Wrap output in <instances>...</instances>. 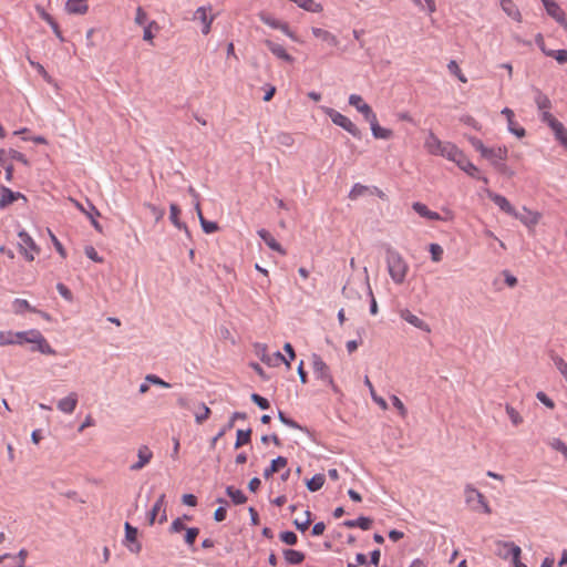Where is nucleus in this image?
Here are the masks:
<instances>
[{"mask_svg":"<svg viewBox=\"0 0 567 567\" xmlns=\"http://www.w3.org/2000/svg\"><path fill=\"white\" fill-rule=\"evenodd\" d=\"M385 261L391 279L394 284L402 285L409 271L408 262L402 255L390 245L385 246Z\"/></svg>","mask_w":567,"mask_h":567,"instance_id":"obj_1","label":"nucleus"},{"mask_svg":"<svg viewBox=\"0 0 567 567\" xmlns=\"http://www.w3.org/2000/svg\"><path fill=\"white\" fill-rule=\"evenodd\" d=\"M465 501L472 506L473 511L482 509L485 514H491L492 509L485 499V496L478 492L473 485L467 484L464 489Z\"/></svg>","mask_w":567,"mask_h":567,"instance_id":"obj_2","label":"nucleus"},{"mask_svg":"<svg viewBox=\"0 0 567 567\" xmlns=\"http://www.w3.org/2000/svg\"><path fill=\"white\" fill-rule=\"evenodd\" d=\"M326 114L330 117L333 124L342 127L353 137L361 138V131L349 117L330 107L326 109Z\"/></svg>","mask_w":567,"mask_h":567,"instance_id":"obj_3","label":"nucleus"},{"mask_svg":"<svg viewBox=\"0 0 567 567\" xmlns=\"http://www.w3.org/2000/svg\"><path fill=\"white\" fill-rule=\"evenodd\" d=\"M311 364L316 378L330 385L333 390H337L332 375L330 374V369L321 359V357L318 354H312Z\"/></svg>","mask_w":567,"mask_h":567,"instance_id":"obj_4","label":"nucleus"},{"mask_svg":"<svg viewBox=\"0 0 567 567\" xmlns=\"http://www.w3.org/2000/svg\"><path fill=\"white\" fill-rule=\"evenodd\" d=\"M495 554L502 559H508L509 557L517 558L522 555L520 547L515 545L513 542L498 540L495 543Z\"/></svg>","mask_w":567,"mask_h":567,"instance_id":"obj_5","label":"nucleus"},{"mask_svg":"<svg viewBox=\"0 0 567 567\" xmlns=\"http://www.w3.org/2000/svg\"><path fill=\"white\" fill-rule=\"evenodd\" d=\"M507 155L508 150L506 147H487L482 157L486 158L495 168L499 162L506 161Z\"/></svg>","mask_w":567,"mask_h":567,"instance_id":"obj_6","label":"nucleus"},{"mask_svg":"<svg viewBox=\"0 0 567 567\" xmlns=\"http://www.w3.org/2000/svg\"><path fill=\"white\" fill-rule=\"evenodd\" d=\"M486 193H487L488 198L495 205H497L504 213H506L511 216H514V217H518V213L516 212L514 206L506 199V197H504L499 194H496L494 192H491V190H487Z\"/></svg>","mask_w":567,"mask_h":567,"instance_id":"obj_7","label":"nucleus"},{"mask_svg":"<svg viewBox=\"0 0 567 567\" xmlns=\"http://www.w3.org/2000/svg\"><path fill=\"white\" fill-rule=\"evenodd\" d=\"M18 236L20 238L19 247L21 252L24 255L27 260L32 261L34 259V256L30 254L25 247H29L31 250L34 251H39V248L37 247L34 240L30 237V235L27 231L21 230L19 231Z\"/></svg>","mask_w":567,"mask_h":567,"instance_id":"obj_8","label":"nucleus"},{"mask_svg":"<svg viewBox=\"0 0 567 567\" xmlns=\"http://www.w3.org/2000/svg\"><path fill=\"white\" fill-rule=\"evenodd\" d=\"M456 165L471 177L481 179L485 184H488V179L478 174V168L464 154L461 156L460 162H457Z\"/></svg>","mask_w":567,"mask_h":567,"instance_id":"obj_9","label":"nucleus"},{"mask_svg":"<svg viewBox=\"0 0 567 567\" xmlns=\"http://www.w3.org/2000/svg\"><path fill=\"white\" fill-rule=\"evenodd\" d=\"M137 457L138 461L130 466L131 471H140L144 466H146L153 457V452L150 450L148 446L142 445L137 451Z\"/></svg>","mask_w":567,"mask_h":567,"instance_id":"obj_10","label":"nucleus"},{"mask_svg":"<svg viewBox=\"0 0 567 567\" xmlns=\"http://www.w3.org/2000/svg\"><path fill=\"white\" fill-rule=\"evenodd\" d=\"M265 45L268 50L278 59L286 61L288 63H293L295 59L292 55L287 53L285 48L281 44H278L271 40H265Z\"/></svg>","mask_w":567,"mask_h":567,"instance_id":"obj_11","label":"nucleus"},{"mask_svg":"<svg viewBox=\"0 0 567 567\" xmlns=\"http://www.w3.org/2000/svg\"><path fill=\"white\" fill-rule=\"evenodd\" d=\"M502 114L505 115L506 120H507V127H508V131L514 134L515 136H517L518 138H522L525 136L526 134V131L524 127L522 126H518L515 121H514V112L508 109V107H505L503 109L502 111Z\"/></svg>","mask_w":567,"mask_h":567,"instance_id":"obj_12","label":"nucleus"},{"mask_svg":"<svg viewBox=\"0 0 567 567\" xmlns=\"http://www.w3.org/2000/svg\"><path fill=\"white\" fill-rule=\"evenodd\" d=\"M78 401V394L75 392H71L68 396L59 400L58 409L63 413L71 414L76 409Z\"/></svg>","mask_w":567,"mask_h":567,"instance_id":"obj_13","label":"nucleus"},{"mask_svg":"<svg viewBox=\"0 0 567 567\" xmlns=\"http://www.w3.org/2000/svg\"><path fill=\"white\" fill-rule=\"evenodd\" d=\"M400 316L403 320L412 324L413 327L430 332L429 324L420 319L417 316L413 315L409 309H403L400 311Z\"/></svg>","mask_w":567,"mask_h":567,"instance_id":"obj_14","label":"nucleus"},{"mask_svg":"<svg viewBox=\"0 0 567 567\" xmlns=\"http://www.w3.org/2000/svg\"><path fill=\"white\" fill-rule=\"evenodd\" d=\"M0 207L4 208L9 205H11L13 202H16L19 198L25 199L24 195L19 192H12L10 188L6 186L0 187Z\"/></svg>","mask_w":567,"mask_h":567,"instance_id":"obj_15","label":"nucleus"},{"mask_svg":"<svg viewBox=\"0 0 567 567\" xmlns=\"http://www.w3.org/2000/svg\"><path fill=\"white\" fill-rule=\"evenodd\" d=\"M136 538H137V528L133 527L128 523H125V539L133 544L128 548L132 553H135V554L140 553L142 549V546L140 543H137Z\"/></svg>","mask_w":567,"mask_h":567,"instance_id":"obj_16","label":"nucleus"},{"mask_svg":"<svg viewBox=\"0 0 567 567\" xmlns=\"http://www.w3.org/2000/svg\"><path fill=\"white\" fill-rule=\"evenodd\" d=\"M246 417H247V415L244 412H234L233 415L230 416V420L228 421V423L217 433L216 436L213 437V440L210 442V446L214 447L216 442L220 437H223L225 435V433L228 432V430L233 429L236 420H238V419L245 420Z\"/></svg>","mask_w":567,"mask_h":567,"instance_id":"obj_17","label":"nucleus"},{"mask_svg":"<svg viewBox=\"0 0 567 567\" xmlns=\"http://www.w3.org/2000/svg\"><path fill=\"white\" fill-rule=\"evenodd\" d=\"M258 235L270 249L278 251L281 255H286V250L281 247V245L274 238V236L268 230L260 229V230H258Z\"/></svg>","mask_w":567,"mask_h":567,"instance_id":"obj_18","label":"nucleus"},{"mask_svg":"<svg viewBox=\"0 0 567 567\" xmlns=\"http://www.w3.org/2000/svg\"><path fill=\"white\" fill-rule=\"evenodd\" d=\"M439 155L446 157L447 159L453 161L454 163H457L460 162L463 152L460 151L454 144L446 142L443 145L442 151Z\"/></svg>","mask_w":567,"mask_h":567,"instance_id":"obj_19","label":"nucleus"},{"mask_svg":"<svg viewBox=\"0 0 567 567\" xmlns=\"http://www.w3.org/2000/svg\"><path fill=\"white\" fill-rule=\"evenodd\" d=\"M444 144L445 143L440 141L436 135L430 132L429 136L425 140L424 147L430 154L439 155Z\"/></svg>","mask_w":567,"mask_h":567,"instance_id":"obj_20","label":"nucleus"},{"mask_svg":"<svg viewBox=\"0 0 567 567\" xmlns=\"http://www.w3.org/2000/svg\"><path fill=\"white\" fill-rule=\"evenodd\" d=\"M194 20H199L203 23V29H202L203 34L209 33L210 25H212L214 18L213 17L208 18L207 9L205 7H200L195 11Z\"/></svg>","mask_w":567,"mask_h":567,"instance_id":"obj_21","label":"nucleus"},{"mask_svg":"<svg viewBox=\"0 0 567 567\" xmlns=\"http://www.w3.org/2000/svg\"><path fill=\"white\" fill-rule=\"evenodd\" d=\"M546 12L548 13V16L555 19L560 25L567 29V20L565 13L557 2L549 3L548 8H546Z\"/></svg>","mask_w":567,"mask_h":567,"instance_id":"obj_22","label":"nucleus"},{"mask_svg":"<svg viewBox=\"0 0 567 567\" xmlns=\"http://www.w3.org/2000/svg\"><path fill=\"white\" fill-rule=\"evenodd\" d=\"M412 208L416 214H419L421 217H424L430 220H440L441 216L436 212H432L427 208L426 205L416 202L412 205Z\"/></svg>","mask_w":567,"mask_h":567,"instance_id":"obj_23","label":"nucleus"},{"mask_svg":"<svg viewBox=\"0 0 567 567\" xmlns=\"http://www.w3.org/2000/svg\"><path fill=\"white\" fill-rule=\"evenodd\" d=\"M65 9L69 13L84 14L89 7L86 4V0H68Z\"/></svg>","mask_w":567,"mask_h":567,"instance_id":"obj_24","label":"nucleus"},{"mask_svg":"<svg viewBox=\"0 0 567 567\" xmlns=\"http://www.w3.org/2000/svg\"><path fill=\"white\" fill-rule=\"evenodd\" d=\"M287 465V458L284 456H278L277 458L271 461V464L269 467H267L264 471V477L269 478L275 473L279 472L280 468L285 467Z\"/></svg>","mask_w":567,"mask_h":567,"instance_id":"obj_25","label":"nucleus"},{"mask_svg":"<svg viewBox=\"0 0 567 567\" xmlns=\"http://www.w3.org/2000/svg\"><path fill=\"white\" fill-rule=\"evenodd\" d=\"M39 332L40 331L37 329L14 332L16 344H21L23 342L33 343V339H35L39 336Z\"/></svg>","mask_w":567,"mask_h":567,"instance_id":"obj_26","label":"nucleus"},{"mask_svg":"<svg viewBox=\"0 0 567 567\" xmlns=\"http://www.w3.org/2000/svg\"><path fill=\"white\" fill-rule=\"evenodd\" d=\"M34 342L37 344V349L39 352L43 353V354H49V355H55L56 354V351L48 343L47 339L42 336L41 332H39V336L33 339Z\"/></svg>","mask_w":567,"mask_h":567,"instance_id":"obj_27","label":"nucleus"},{"mask_svg":"<svg viewBox=\"0 0 567 567\" xmlns=\"http://www.w3.org/2000/svg\"><path fill=\"white\" fill-rule=\"evenodd\" d=\"M285 560L290 565H298L301 564L306 556L302 551L295 550V549H284L282 551Z\"/></svg>","mask_w":567,"mask_h":567,"instance_id":"obj_28","label":"nucleus"},{"mask_svg":"<svg viewBox=\"0 0 567 567\" xmlns=\"http://www.w3.org/2000/svg\"><path fill=\"white\" fill-rule=\"evenodd\" d=\"M343 525L348 528L359 527L363 530H368V529H370V527L372 525V519L369 517L361 516L357 519L346 520V522H343Z\"/></svg>","mask_w":567,"mask_h":567,"instance_id":"obj_29","label":"nucleus"},{"mask_svg":"<svg viewBox=\"0 0 567 567\" xmlns=\"http://www.w3.org/2000/svg\"><path fill=\"white\" fill-rule=\"evenodd\" d=\"M312 34L316 38L322 39L323 41H326L327 43H329L332 47H337L339 43L337 37L327 30H323L320 28H312Z\"/></svg>","mask_w":567,"mask_h":567,"instance_id":"obj_30","label":"nucleus"},{"mask_svg":"<svg viewBox=\"0 0 567 567\" xmlns=\"http://www.w3.org/2000/svg\"><path fill=\"white\" fill-rule=\"evenodd\" d=\"M261 360L271 367H276L280 362H284L287 365V368H290V362L286 360V358L280 352H275L272 354H264Z\"/></svg>","mask_w":567,"mask_h":567,"instance_id":"obj_31","label":"nucleus"},{"mask_svg":"<svg viewBox=\"0 0 567 567\" xmlns=\"http://www.w3.org/2000/svg\"><path fill=\"white\" fill-rule=\"evenodd\" d=\"M501 7L508 17L516 21L520 20V12L512 0L502 1Z\"/></svg>","mask_w":567,"mask_h":567,"instance_id":"obj_32","label":"nucleus"},{"mask_svg":"<svg viewBox=\"0 0 567 567\" xmlns=\"http://www.w3.org/2000/svg\"><path fill=\"white\" fill-rule=\"evenodd\" d=\"M165 509V494H161L148 514V524L153 525L156 516L161 511Z\"/></svg>","mask_w":567,"mask_h":567,"instance_id":"obj_33","label":"nucleus"},{"mask_svg":"<svg viewBox=\"0 0 567 567\" xmlns=\"http://www.w3.org/2000/svg\"><path fill=\"white\" fill-rule=\"evenodd\" d=\"M181 209L177 204H171L169 206V219L173 225L179 229H185L188 233L187 226L179 220Z\"/></svg>","mask_w":567,"mask_h":567,"instance_id":"obj_34","label":"nucleus"},{"mask_svg":"<svg viewBox=\"0 0 567 567\" xmlns=\"http://www.w3.org/2000/svg\"><path fill=\"white\" fill-rule=\"evenodd\" d=\"M535 103L538 107V110L542 111H548L551 107V102L548 99L546 94H544L538 89H535Z\"/></svg>","mask_w":567,"mask_h":567,"instance_id":"obj_35","label":"nucleus"},{"mask_svg":"<svg viewBox=\"0 0 567 567\" xmlns=\"http://www.w3.org/2000/svg\"><path fill=\"white\" fill-rule=\"evenodd\" d=\"M292 2H295L299 8L309 12L319 13L323 10L322 6L315 2L313 0H293Z\"/></svg>","mask_w":567,"mask_h":567,"instance_id":"obj_36","label":"nucleus"},{"mask_svg":"<svg viewBox=\"0 0 567 567\" xmlns=\"http://www.w3.org/2000/svg\"><path fill=\"white\" fill-rule=\"evenodd\" d=\"M349 104L355 107L361 114L371 109V106L363 101L362 96L358 94H351L349 96Z\"/></svg>","mask_w":567,"mask_h":567,"instance_id":"obj_37","label":"nucleus"},{"mask_svg":"<svg viewBox=\"0 0 567 567\" xmlns=\"http://www.w3.org/2000/svg\"><path fill=\"white\" fill-rule=\"evenodd\" d=\"M226 493L236 505H240L247 502L246 495L240 489H236L233 486H227Z\"/></svg>","mask_w":567,"mask_h":567,"instance_id":"obj_38","label":"nucleus"},{"mask_svg":"<svg viewBox=\"0 0 567 567\" xmlns=\"http://www.w3.org/2000/svg\"><path fill=\"white\" fill-rule=\"evenodd\" d=\"M371 131H372V135L375 138L389 140L393 135V132L391 130L381 127L379 125V122L372 125Z\"/></svg>","mask_w":567,"mask_h":567,"instance_id":"obj_39","label":"nucleus"},{"mask_svg":"<svg viewBox=\"0 0 567 567\" xmlns=\"http://www.w3.org/2000/svg\"><path fill=\"white\" fill-rule=\"evenodd\" d=\"M324 481L326 478L323 474H316L312 478L307 481V488L310 492H317L323 486Z\"/></svg>","mask_w":567,"mask_h":567,"instance_id":"obj_40","label":"nucleus"},{"mask_svg":"<svg viewBox=\"0 0 567 567\" xmlns=\"http://www.w3.org/2000/svg\"><path fill=\"white\" fill-rule=\"evenodd\" d=\"M542 51L547 55L554 58L558 63L564 64L567 62V51L566 50H546V48L542 47Z\"/></svg>","mask_w":567,"mask_h":567,"instance_id":"obj_41","label":"nucleus"},{"mask_svg":"<svg viewBox=\"0 0 567 567\" xmlns=\"http://www.w3.org/2000/svg\"><path fill=\"white\" fill-rule=\"evenodd\" d=\"M250 436H251V430L248 429V430H238L237 431V439H236V442H235V449H239L240 446L247 444L250 442Z\"/></svg>","mask_w":567,"mask_h":567,"instance_id":"obj_42","label":"nucleus"},{"mask_svg":"<svg viewBox=\"0 0 567 567\" xmlns=\"http://www.w3.org/2000/svg\"><path fill=\"white\" fill-rule=\"evenodd\" d=\"M86 216L90 218L92 226L99 231L102 233V226L96 220V217L100 216V212L95 208V206L90 204V210L86 213Z\"/></svg>","mask_w":567,"mask_h":567,"instance_id":"obj_43","label":"nucleus"},{"mask_svg":"<svg viewBox=\"0 0 567 567\" xmlns=\"http://www.w3.org/2000/svg\"><path fill=\"white\" fill-rule=\"evenodd\" d=\"M553 362L567 382V362L559 355H553Z\"/></svg>","mask_w":567,"mask_h":567,"instance_id":"obj_44","label":"nucleus"},{"mask_svg":"<svg viewBox=\"0 0 567 567\" xmlns=\"http://www.w3.org/2000/svg\"><path fill=\"white\" fill-rule=\"evenodd\" d=\"M305 516H306V519H301V522L299 519H295L293 520V525L296 526V528L301 530V532L307 530L308 527L310 526L311 522H312V519H311V512L306 511L305 512Z\"/></svg>","mask_w":567,"mask_h":567,"instance_id":"obj_45","label":"nucleus"},{"mask_svg":"<svg viewBox=\"0 0 567 567\" xmlns=\"http://www.w3.org/2000/svg\"><path fill=\"white\" fill-rule=\"evenodd\" d=\"M199 410V412L195 413V421L196 423L202 424L209 417L210 409L206 406L204 403H202Z\"/></svg>","mask_w":567,"mask_h":567,"instance_id":"obj_46","label":"nucleus"},{"mask_svg":"<svg viewBox=\"0 0 567 567\" xmlns=\"http://www.w3.org/2000/svg\"><path fill=\"white\" fill-rule=\"evenodd\" d=\"M429 251L431 254V259L434 262H439L443 257V248L439 244H431L429 247Z\"/></svg>","mask_w":567,"mask_h":567,"instance_id":"obj_47","label":"nucleus"},{"mask_svg":"<svg viewBox=\"0 0 567 567\" xmlns=\"http://www.w3.org/2000/svg\"><path fill=\"white\" fill-rule=\"evenodd\" d=\"M447 69L449 71L454 74L455 76H457V79L463 82V83H466L467 82V79L464 76V74L462 73L461 69L458 68V64L456 63V61L454 60H451L447 64Z\"/></svg>","mask_w":567,"mask_h":567,"instance_id":"obj_48","label":"nucleus"},{"mask_svg":"<svg viewBox=\"0 0 567 567\" xmlns=\"http://www.w3.org/2000/svg\"><path fill=\"white\" fill-rule=\"evenodd\" d=\"M559 128H551L555 133L556 140L560 142L567 148V133L563 123L558 122Z\"/></svg>","mask_w":567,"mask_h":567,"instance_id":"obj_49","label":"nucleus"},{"mask_svg":"<svg viewBox=\"0 0 567 567\" xmlns=\"http://www.w3.org/2000/svg\"><path fill=\"white\" fill-rule=\"evenodd\" d=\"M276 140H277L278 144L286 146V147H291L295 142L292 135L289 133H285V132L279 133L277 135Z\"/></svg>","mask_w":567,"mask_h":567,"instance_id":"obj_50","label":"nucleus"},{"mask_svg":"<svg viewBox=\"0 0 567 567\" xmlns=\"http://www.w3.org/2000/svg\"><path fill=\"white\" fill-rule=\"evenodd\" d=\"M279 538L282 543L290 545V546L296 545L298 542L297 535L290 530L280 533Z\"/></svg>","mask_w":567,"mask_h":567,"instance_id":"obj_51","label":"nucleus"},{"mask_svg":"<svg viewBox=\"0 0 567 567\" xmlns=\"http://www.w3.org/2000/svg\"><path fill=\"white\" fill-rule=\"evenodd\" d=\"M16 344L14 332L12 331H0V346Z\"/></svg>","mask_w":567,"mask_h":567,"instance_id":"obj_52","label":"nucleus"},{"mask_svg":"<svg viewBox=\"0 0 567 567\" xmlns=\"http://www.w3.org/2000/svg\"><path fill=\"white\" fill-rule=\"evenodd\" d=\"M14 311L17 313H21L24 310L34 311V309L30 306V303L24 299H16L13 302Z\"/></svg>","mask_w":567,"mask_h":567,"instance_id":"obj_53","label":"nucleus"},{"mask_svg":"<svg viewBox=\"0 0 567 567\" xmlns=\"http://www.w3.org/2000/svg\"><path fill=\"white\" fill-rule=\"evenodd\" d=\"M542 121L550 128H559L558 120H556L548 111H542Z\"/></svg>","mask_w":567,"mask_h":567,"instance_id":"obj_54","label":"nucleus"},{"mask_svg":"<svg viewBox=\"0 0 567 567\" xmlns=\"http://www.w3.org/2000/svg\"><path fill=\"white\" fill-rule=\"evenodd\" d=\"M258 17H259L260 21H262L265 24L269 25L270 28H272V29L278 28L279 20L275 19L270 14H268L266 12H259Z\"/></svg>","mask_w":567,"mask_h":567,"instance_id":"obj_55","label":"nucleus"},{"mask_svg":"<svg viewBox=\"0 0 567 567\" xmlns=\"http://www.w3.org/2000/svg\"><path fill=\"white\" fill-rule=\"evenodd\" d=\"M145 381L148 383H152L154 385L165 388V389L171 388V384L168 382L164 381L163 379H161L159 377H157L155 374H147L145 377Z\"/></svg>","mask_w":567,"mask_h":567,"instance_id":"obj_56","label":"nucleus"},{"mask_svg":"<svg viewBox=\"0 0 567 567\" xmlns=\"http://www.w3.org/2000/svg\"><path fill=\"white\" fill-rule=\"evenodd\" d=\"M516 218L519 219L523 224L530 226V225H536L538 223L539 215L528 212V216L518 215V217H516Z\"/></svg>","mask_w":567,"mask_h":567,"instance_id":"obj_57","label":"nucleus"},{"mask_svg":"<svg viewBox=\"0 0 567 567\" xmlns=\"http://www.w3.org/2000/svg\"><path fill=\"white\" fill-rule=\"evenodd\" d=\"M368 192V187L361 184H355L350 190L349 197L351 199H357L358 197L364 195Z\"/></svg>","mask_w":567,"mask_h":567,"instance_id":"obj_58","label":"nucleus"},{"mask_svg":"<svg viewBox=\"0 0 567 567\" xmlns=\"http://www.w3.org/2000/svg\"><path fill=\"white\" fill-rule=\"evenodd\" d=\"M506 413L514 425H518L523 422L522 416L513 406L506 405Z\"/></svg>","mask_w":567,"mask_h":567,"instance_id":"obj_59","label":"nucleus"},{"mask_svg":"<svg viewBox=\"0 0 567 567\" xmlns=\"http://www.w3.org/2000/svg\"><path fill=\"white\" fill-rule=\"evenodd\" d=\"M549 445L564 454V456L567 458V445L560 440V439H553L550 442H549Z\"/></svg>","mask_w":567,"mask_h":567,"instance_id":"obj_60","label":"nucleus"},{"mask_svg":"<svg viewBox=\"0 0 567 567\" xmlns=\"http://www.w3.org/2000/svg\"><path fill=\"white\" fill-rule=\"evenodd\" d=\"M6 156L10 157L11 159H16V161L20 162L23 165H29V161L27 159V157L22 153L16 151V150L7 151Z\"/></svg>","mask_w":567,"mask_h":567,"instance_id":"obj_61","label":"nucleus"},{"mask_svg":"<svg viewBox=\"0 0 567 567\" xmlns=\"http://www.w3.org/2000/svg\"><path fill=\"white\" fill-rule=\"evenodd\" d=\"M251 401L261 410H267L270 406L269 401L257 393L251 394Z\"/></svg>","mask_w":567,"mask_h":567,"instance_id":"obj_62","label":"nucleus"},{"mask_svg":"<svg viewBox=\"0 0 567 567\" xmlns=\"http://www.w3.org/2000/svg\"><path fill=\"white\" fill-rule=\"evenodd\" d=\"M198 534H199V529L196 528V527L186 528L185 542L188 545H193L195 543L196 537L198 536Z\"/></svg>","mask_w":567,"mask_h":567,"instance_id":"obj_63","label":"nucleus"},{"mask_svg":"<svg viewBox=\"0 0 567 567\" xmlns=\"http://www.w3.org/2000/svg\"><path fill=\"white\" fill-rule=\"evenodd\" d=\"M202 228L204 233L212 234L215 233L218 229V225L215 221L206 220L205 218H202Z\"/></svg>","mask_w":567,"mask_h":567,"instance_id":"obj_64","label":"nucleus"}]
</instances>
